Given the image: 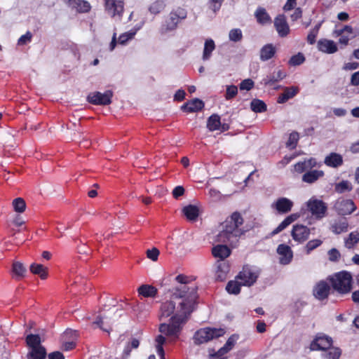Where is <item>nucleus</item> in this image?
<instances>
[{
	"mask_svg": "<svg viewBox=\"0 0 359 359\" xmlns=\"http://www.w3.org/2000/svg\"><path fill=\"white\" fill-rule=\"evenodd\" d=\"M198 298L197 287L181 285L172 290L171 299L163 302L160 309V319L174 314L169 324L161 323L159 332L173 339H178L183 325L194 311Z\"/></svg>",
	"mask_w": 359,
	"mask_h": 359,
	"instance_id": "1",
	"label": "nucleus"
},
{
	"mask_svg": "<svg viewBox=\"0 0 359 359\" xmlns=\"http://www.w3.org/2000/svg\"><path fill=\"white\" fill-rule=\"evenodd\" d=\"M243 223V218L241 215L238 212H234L221 225V230L216 235L215 241L235 247L240 237L245 232V230L240 228Z\"/></svg>",
	"mask_w": 359,
	"mask_h": 359,
	"instance_id": "2",
	"label": "nucleus"
},
{
	"mask_svg": "<svg viewBox=\"0 0 359 359\" xmlns=\"http://www.w3.org/2000/svg\"><path fill=\"white\" fill-rule=\"evenodd\" d=\"M187 15L188 12L184 8L178 6L172 8L161 25L159 33L161 35H166L175 32L182 22L187 18Z\"/></svg>",
	"mask_w": 359,
	"mask_h": 359,
	"instance_id": "3",
	"label": "nucleus"
},
{
	"mask_svg": "<svg viewBox=\"0 0 359 359\" xmlns=\"http://www.w3.org/2000/svg\"><path fill=\"white\" fill-rule=\"evenodd\" d=\"M332 287L339 294H348L352 290L353 278L350 272L342 271L330 276Z\"/></svg>",
	"mask_w": 359,
	"mask_h": 359,
	"instance_id": "4",
	"label": "nucleus"
},
{
	"mask_svg": "<svg viewBox=\"0 0 359 359\" xmlns=\"http://www.w3.org/2000/svg\"><path fill=\"white\" fill-rule=\"evenodd\" d=\"M225 331L222 328L205 327L196 331L194 335V341L196 344L206 343L214 338L222 337Z\"/></svg>",
	"mask_w": 359,
	"mask_h": 359,
	"instance_id": "5",
	"label": "nucleus"
},
{
	"mask_svg": "<svg viewBox=\"0 0 359 359\" xmlns=\"http://www.w3.org/2000/svg\"><path fill=\"white\" fill-rule=\"evenodd\" d=\"M122 316L118 309L116 311H109L107 314L99 316L94 322L100 329L103 331L109 332L111 330V325L115 320H117Z\"/></svg>",
	"mask_w": 359,
	"mask_h": 359,
	"instance_id": "6",
	"label": "nucleus"
},
{
	"mask_svg": "<svg viewBox=\"0 0 359 359\" xmlns=\"http://www.w3.org/2000/svg\"><path fill=\"white\" fill-rule=\"evenodd\" d=\"M113 92L110 90H106L104 93L95 91L90 93L86 100L94 105H108L111 103Z\"/></svg>",
	"mask_w": 359,
	"mask_h": 359,
	"instance_id": "7",
	"label": "nucleus"
},
{
	"mask_svg": "<svg viewBox=\"0 0 359 359\" xmlns=\"http://www.w3.org/2000/svg\"><path fill=\"white\" fill-rule=\"evenodd\" d=\"M259 276L258 272L252 267L245 266L243 270L236 276V279L238 280L243 286H251L257 281Z\"/></svg>",
	"mask_w": 359,
	"mask_h": 359,
	"instance_id": "8",
	"label": "nucleus"
},
{
	"mask_svg": "<svg viewBox=\"0 0 359 359\" xmlns=\"http://www.w3.org/2000/svg\"><path fill=\"white\" fill-rule=\"evenodd\" d=\"M332 337L326 335L324 333L320 332L315 335L313 339L311 341L309 348L312 351H324L329 348L332 346Z\"/></svg>",
	"mask_w": 359,
	"mask_h": 359,
	"instance_id": "9",
	"label": "nucleus"
},
{
	"mask_svg": "<svg viewBox=\"0 0 359 359\" xmlns=\"http://www.w3.org/2000/svg\"><path fill=\"white\" fill-rule=\"evenodd\" d=\"M309 210L316 219H321L327 211L326 204L321 200L311 199L307 203Z\"/></svg>",
	"mask_w": 359,
	"mask_h": 359,
	"instance_id": "10",
	"label": "nucleus"
},
{
	"mask_svg": "<svg viewBox=\"0 0 359 359\" xmlns=\"http://www.w3.org/2000/svg\"><path fill=\"white\" fill-rule=\"evenodd\" d=\"M105 9L111 17L121 19L124 8L123 0H104Z\"/></svg>",
	"mask_w": 359,
	"mask_h": 359,
	"instance_id": "11",
	"label": "nucleus"
},
{
	"mask_svg": "<svg viewBox=\"0 0 359 359\" xmlns=\"http://www.w3.org/2000/svg\"><path fill=\"white\" fill-rule=\"evenodd\" d=\"M334 208L341 215H350L356 209L355 205L351 199H339L335 202Z\"/></svg>",
	"mask_w": 359,
	"mask_h": 359,
	"instance_id": "12",
	"label": "nucleus"
},
{
	"mask_svg": "<svg viewBox=\"0 0 359 359\" xmlns=\"http://www.w3.org/2000/svg\"><path fill=\"white\" fill-rule=\"evenodd\" d=\"M310 235V229L302 224L294 225L291 231L292 238L299 243L306 241Z\"/></svg>",
	"mask_w": 359,
	"mask_h": 359,
	"instance_id": "13",
	"label": "nucleus"
},
{
	"mask_svg": "<svg viewBox=\"0 0 359 359\" xmlns=\"http://www.w3.org/2000/svg\"><path fill=\"white\" fill-rule=\"evenodd\" d=\"M274 27L281 37L286 36L290 32V27L284 15H278L274 20Z\"/></svg>",
	"mask_w": 359,
	"mask_h": 359,
	"instance_id": "14",
	"label": "nucleus"
},
{
	"mask_svg": "<svg viewBox=\"0 0 359 359\" xmlns=\"http://www.w3.org/2000/svg\"><path fill=\"white\" fill-rule=\"evenodd\" d=\"M277 252L280 256V263L288 264L292 259L293 252L290 247L285 244H280L278 246Z\"/></svg>",
	"mask_w": 359,
	"mask_h": 359,
	"instance_id": "15",
	"label": "nucleus"
},
{
	"mask_svg": "<svg viewBox=\"0 0 359 359\" xmlns=\"http://www.w3.org/2000/svg\"><path fill=\"white\" fill-rule=\"evenodd\" d=\"M330 291V285L325 281L319 282L313 289V295L319 300L327 298Z\"/></svg>",
	"mask_w": 359,
	"mask_h": 359,
	"instance_id": "16",
	"label": "nucleus"
},
{
	"mask_svg": "<svg viewBox=\"0 0 359 359\" xmlns=\"http://www.w3.org/2000/svg\"><path fill=\"white\" fill-rule=\"evenodd\" d=\"M318 48L320 51L332 54L337 51V46L334 41L326 39H320L318 41Z\"/></svg>",
	"mask_w": 359,
	"mask_h": 359,
	"instance_id": "17",
	"label": "nucleus"
},
{
	"mask_svg": "<svg viewBox=\"0 0 359 359\" xmlns=\"http://www.w3.org/2000/svg\"><path fill=\"white\" fill-rule=\"evenodd\" d=\"M283 93L280 94L277 99V102L279 104L285 103L290 99L293 98L299 92L298 87H285Z\"/></svg>",
	"mask_w": 359,
	"mask_h": 359,
	"instance_id": "18",
	"label": "nucleus"
},
{
	"mask_svg": "<svg viewBox=\"0 0 359 359\" xmlns=\"http://www.w3.org/2000/svg\"><path fill=\"white\" fill-rule=\"evenodd\" d=\"M229 271V265L226 261L218 260L217 262V271L215 273V279L223 281L226 279V275Z\"/></svg>",
	"mask_w": 359,
	"mask_h": 359,
	"instance_id": "19",
	"label": "nucleus"
},
{
	"mask_svg": "<svg viewBox=\"0 0 359 359\" xmlns=\"http://www.w3.org/2000/svg\"><path fill=\"white\" fill-rule=\"evenodd\" d=\"M324 163L330 168H338L343 164V157L339 154L332 152L325 158Z\"/></svg>",
	"mask_w": 359,
	"mask_h": 359,
	"instance_id": "20",
	"label": "nucleus"
},
{
	"mask_svg": "<svg viewBox=\"0 0 359 359\" xmlns=\"http://www.w3.org/2000/svg\"><path fill=\"white\" fill-rule=\"evenodd\" d=\"M203 107L204 102L198 98H195L187 103H184L181 107V109L182 110L188 112H196L201 110Z\"/></svg>",
	"mask_w": 359,
	"mask_h": 359,
	"instance_id": "21",
	"label": "nucleus"
},
{
	"mask_svg": "<svg viewBox=\"0 0 359 359\" xmlns=\"http://www.w3.org/2000/svg\"><path fill=\"white\" fill-rule=\"evenodd\" d=\"M212 253L215 257L224 261L231 255V250L226 245L219 244L212 248Z\"/></svg>",
	"mask_w": 359,
	"mask_h": 359,
	"instance_id": "22",
	"label": "nucleus"
},
{
	"mask_svg": "<svg viewBox=\"0 0 359 359\" xmlns=\"http://www.w3.org/2000/svg\"><path fill=\"white\" fill-rule=\"evenodd\" d=\"M293 202L285 197L278 198L276 203L275 208L280 213H287L292 210Z\"/></svg>",
	"mask_w": 359,
	"mask_h": 359,
	"instance_id": "23",
	"label": "nucleus"
},
{
	"mask_svg": "<svg viewBox=\"0 0 359 359\" xmlns=\"http://www.w3.org/2000/svg\"><path fill=\"white\" fill-rule=\"evenodd\" d=\"M317 165L316 159L310 158L303 161H299L294 165V169L297 172L302 173L308 170H311Z\"/></svg>",
	"mask_w": 359,
	"mask_h": 359,
	"instance_id": "24",
	"label": "nucleus"
},
{
	"mask_svg": "<svg viewBox=\"0 0 359 359\" xmlns=\"http://www.w3.org/2000/svg\"><path fill=\"white\" fill-rule=\"evenodd\" d=\"M286 75L287 74L284 71L278 69L266 76V77L264 79L263 81L265 85L271 86L276 82L283 80L286 77Z\"/></svg>",
	"mask_w": 359,
	"mask_h": 359,
	"instance_id": "25",
	"label": "nucleus"
},
{
	"mask_svg": "<svg viewBox=\"0 0 359 359\" xmlns=\"http://www.w3.org/2000/svg\"><path fill=\"white\" fill-rule=\"evenodd\" d=\"M323 176L324 172L323 170H312L306 172L303 175L302 180L304 182L312 184Z\"/></svg>",
	"mask_w": 359,
	"mask_h": 359,
	"instance_id": "26",
	"label": "nucleus"
},
{
	"mask_svg": "<svg viewBox=\"0 0 359 359\" xmlns=\"http://www.w3.org/2000/svg\"><path fill=\"white\" fill-rule=\"evenodd\" d=\"M348 224L346 218H339L331 225V230L335 234H340L348 231Z\"/></svg>",
	"mask_w": 359,
	"mask_h": 359,
	"instance_id": "27",
	"label": "nucleus"
},
{
	"mask_svg": "<svg viewBox=\"0 0 359 359\" xmlns=\"http://www.w3.org/2000/svg\"><path fill=\"white\" fill-rule=\"evenodd\" d=\"M341 355V350L338 347L332 346L321 352L320 359H339Z\"/></svg>",
	"mask_w": 359,
	"mask_h": 359,
	"instance_id": "28",
	"label": "nucleus"
},
{
	"mask_svg": "<svg viewBox=\"0 0 359 359\" xmlns=\"http://www.w3.org/2000/svg\"><path fill=\"white\" fill-rule=\"evenodd\" d=\"M255 17L260 25H264L271 22V18L264 8L258 7L255 12Z\"/></svg>",
	"mask_w": 359,
	"mask_h": 359,
	"instance_id": "29",
	"label": "nucleus"
},
{
	"mask_svg": "<svg viewBox=\"0 0 359 359\" xmlns=\"http://www.w3.org/2000/svg\"><path fill=\"white\" fill-rule=\"evenodd\" d=\"M141 27L142 25L135 26L128 32L121 34L118 37V43L123 46L126 45L130 40L134 38L137 31L140 30Z\"/></svg>",
	"mask_w": 359,
	"mask_h": 359,
	"instance_id": "30",
	"label": "nucleus"
},
{
	"mask_svg": "<svg viewBox=\"0 0 359 359\" xmlns=\"http://www.w3.org/2000/svg\"><path fill=\"white\" fill-rule=\"evenodd\" d=\"M297 214H292L287 216L285 219L271 233V236L276 235L284 230L287 226H288L291 223L294 222L298 218Z\"/></svg>",
	"mask_w": 359,
	"mask_h": 359,
	"instance_id": "31",
	"label": "nucleus"
},
{
	"mask_svg": "<svg viewBox=\"0 0 359 359\" xmlns=\"http://www.w3.org/2000/svg\"><path fill=\"white\" fill-rule=\"evenodd\" d=\"M276 53V48L271 43L264 46L260 50V60L267 61L272 58Z\"/></svg>",
	"mask_w": 359,
	"mask_h": 359,
	"instance_id": "32",
	"label": "nucleus"
},
{
	"mask_svg": "<svg viewBox=\"0 0 359 359\" xmlns=\"http://www.w3.org/2000/svg\"><path fill=\"white\" fill-rule=\"evenodd\" d=\"M46 350L44 346H39L36 348L30 349L27 353V359H46Z\"/></svg>",
	"mask_w": 359,
	"mask_h": 359,
	"instance_id": "33",
	"label": "nucleus"
},
{
	"mask_svg": "<svg viewBox=\"0 0 359 359\" xmlns=\"http://www.w3.org/2000/svg\"><path fill=\"white\" fill-rule=\"evenodd\" d=\"M139 294L144 297H155L158 290L151 285H142L137 290Z\"/></svg>",
	"mask_w": 359,
	"mask_h": 359,
	"instance_id": "34",
	"label": "nucleus"
},
{
	"mask_svg": "<svg viewBox=\"0 0 359 359\" xmlns=\"http://www.w3.org/2000/svg\"><path fill=\"white\" fill-rule=\"evenodd\" d=\"M215 49V41L212 39H206L204 43L202 60H208L212 55V51Z\"/></svg>",
	"mask_w": 359,
	"mask_h": 359,
	"instance_id": "35",
	"label": "nucleus"
},
{
	"mask_svg": "<svg viewBox=\"0 0 359 359\" xmlns=\"http://www.w3.org/2000/svg\"><path fill=\"white\" fill-rule=\"evenodd\" d=\"M27 346L30 348H36L41 345L42 340L39 334H27L25 339Z\"/></svg>",
	"mask_w": 359,
	"mask_h": 359,
	"instance_id": "36",
	"label": "nucleus"
},
{
	"mask_svg": "<svg viewBox=\"0 0 359 359\" xmlns=\"http://www.w3.org/2000/svg\"><path fill=\"white\" fill-rule=\"evenodd\" d=\"M69 4L80 13L88 12L90 8L89 3L83 0H69Z\"/></svg>",
	"mask_w": 359,
	"mask_h": 359,
	"instance_id": "37",
	"label": "nucleus"
},
{
	"mask_svg": "<svg viewBox=\"0 0 359 359\" xmlns=\"http://www.w3.org/2000/svg\"><path fill=\"white\" fill-rule=\"evenodd\" d=\"M166 7L164 0H156L148 8V11L151 14L158 15L161 13Z\"/></svg>",
	"mask_w": 359,
	"mask_h": 359,
	"instance_id": "38",
	"label": "nucleus"
},
{
	"mask_svg": "<svg viewBox=\"0 0 359 359\" xmlns=\"http://www.w3.org/2000/svg\"><path fill=\"white\" fill-rule=\"evenodd\" d=\"M359 243V232L353 231L344 239V245L347 249H353Z\"/></svg>",
	"mask_w": 359,
	"mask_h": 359,
	"instance_id": "39",
	"label": "nucleus"
},
{
	"mask_svg": "<svg viewBox=\"0 0 359 359\" xmlns=\"http://www.w3.org/2000/svg\"><path fill=\"white\" fill-rule=\"evenodd\" d=\"M220 126V116L218 114H212L208 118L207 128L209 129V130L215 131L219 130Z\"/></svg>",
	"mask_w": 359,
	"mask_h": 359,
	"instance_id": "40",
	"label": "nucleus"
},
{
	"mask_svg": "<svg viewBox=\"0 0 359 359\" xmlns=\"http://www.w3.org/2000/svg\"><path fill=\"white\" fill-rule=\"evenodd\" d=\"M183 212L189 220L195 221L198 217V209L196 206L189 205L183 208Z\"/></svg>",
	"mask_w": 359,
	"mask_h": 359,
	"instance_id": "41",
	"label": "nucleus"
},
{
	"mask_svg": "<svg viewBox=\"0 0 359 359\" xmlns=\"http://www.w3.org/2000/svg\"><path fill=\"white\" fill-rule=\"evenodd\" d=\"M29 269L32 273L39 275L41 279L47 278V268L42 264L33 263L30 265Z\"/></svg>",
	"mask_w": 359,
	"mask_h": 359,
	"instance_id": "42",
	"label": "nucleus"
},
{
	"mask_svg": "<svg viewBox=\"0 0 359 359\" xmlns=\"http://www.w3.org/2000/svg\"><path fill=\"white\" fill-rule=\"evenodd\" d=\"M243 286L241 283L236 279L235 280H230L226 286V290L229 294H238L241 292V287Z\"/></svg>",
	"mask_w": 359,
	"mask_h": 359,
	"instance_id": "43",
	"label": "nucleus"
},
{
	"mask_svg": "<svg viewBox=\"0 0 359 359\" xmlns=\"http://www.w3.org/2000/svg\"><path fill=\"white\" fill-rule=\"evenodd\" d=\"M250 108L256 113H262L266 110V104L261 100L254 99L251 101Z\"/></svg>",
	"mask_w": 359,
	"mask_h": 359,
	"instance_id": "44",
	"label": "nucleus"
},
{
	"mask_svg": "<svg viewBox=\"0 0 359 359\" xmlns=\"http://www.w3.org/2000/svg\"><path fill=\"white\" fill-rule=\"evenodd\" d=\"M334 190L339 194H343L346 191L352 190V185L348 180H342L341 182L337 183L334 186Z\"/></svg>",
	"mask_w": 359,
	"mask_h": 359,
	"instance_id": "45",
	"label": "nucleus"
},
{
	"mask_svg": "<svg viewBox=\"0 0 359 359\" xmlns=\"http://www.w3.org/2000/svg\"><path fill=\"white\" fill-rule=\"evenodd\" d=\"M156 348L158 355L161 359H165V352L163 348V344L165 342V338L162 334L158 335L156 338Z\"/></svg>",
	"mask_w": 359,
	"mask_h": 359,
	"instance_id": "46",
	"label": "nucleus"
},
{
	"mask_svg": "<svg viewBox=\"0 0 359 359\" xmlns=\"http://www.w3.org/2000/svg\"><path fill=\"white\" fill-rule=\"evenodd\" d=\"M13 272L17 278H22L25 276L26 269L22 263L16 262L13 264Z\"/></svg>",
	"mask_w": 359,
	"mask_h": 359,
	"instance_id": "47",
	"label": "nucleus"
},
{
	"mask_svg": "<svg viewBox=\"0 0 359 359\" xmlns=\"http://www.w3.org/2000/svg\"><path fill=\"white\" fill-rule=\"evenodd\" d=\"M323 241L320 239L309 241L304 247L306 253L309 255L313 250L321 245Z\"/></svg>",
	"mask_w": 359,
	"mask_h": 359,
	"instance_id": "48",
	"label": "nucleus"
},
{
	"mask_svg": "<svg viewBox=\"0 0 359 359\" xmlns=\"http://www.w3.org/2000/svg\"><path fill=\"white\" fill-rule=\"evenodd\" d=\"M13 206L15 212L22 213L25 210L26 203L22 198H17L13 200Z\"/></svg>",
	"mask_w": 359,
	"mask_h": 359,
	"instance_id": "49",
	"label": "nucleus"
},
{
	"mask_svg": "<svg viewBox=\"0 0 359 359\" xmlns=\"http://www.w3.org/2000/svg\"><path fill=\"white\" fill-rule=\"evenodd\" d=\"M229 40L233 42H238L241 41L243 38L242 31L238 29H232L229 33Z\"/></svg>",
	"mask_w": 359,
	"mask_h": 359,
	"instance_id": "50",
	"label": "nucleus"
},
{
	"mask_svg": "<svg viewBox=\"0 0 359 359\" xmlns=\"http://www.w3.org/2000/svg\"><path fill=\"white\" fill-rule=\"evenodd\" d=\"M304 61V55L302 53H298L297 54L291 57L289 60V65L291 66H298L302 65Z\"/></svg>",
	"mask_w": 359,
	"mask_h": 359,
	"instance_id": "51",
	"label": "nucleus"
},
{
	"mask_svg": "<svg viewBox=\"0 0 359 359\" xmlns=\"http://www.w3.org/2000/svg\"><path fill=\"white\" fill-rule=\"evenodd\" d=\"M299 135L297 132H292L290 134L289 139L286 143V146L291 149H294L299 140Z\"/></svg>",
	"mask_w": 359,
	"mask_h": 359,
	"instance_id": "52",
	"label": "nucleus"
},
{
	"mask_svg": "<svg viewBox=\"0 0 359 359\" xmlns=\"http://www.w3.org/2000/svg\"><path fill=\"white\" fill-rule=\"evenodd\" d=\"M140 345V341L137 339H133L132 341L127 344L125 347L123 353L128 356L133 348H137Z\"/></svg>",
	"mask_w": 359,
	"mask_h": 359,
	"instance_id": "53",
	"label": "nucleus"
},
{
	"mask_svg": "<svg viewBox=\"0 0 359 359\" xmlns=\"http://www.w3.org/2000/svg\"><path fill=\"white\" fill-rule=\"evenodd\" d=\"M238 93V88L236 86L231 85L226 86L225 98L227 100L233 98Z\"/></svg>",
	"mask_w": 359,
	"mask_h": 359,
	"instance_id": "54",
	"label": "nucleus"
},
{
	"mask_svg": "<svg viewBox=\"0 0 359 359\" xmlns=\"http://www.w3.org/2000/svg\"><path fill=\"white\" fill-rule=\"evenodd\" d=\"M32 39V34L29 31H27L26 32V34L22 35L19 38V39L18 41V44L19 46L26 45V44L29 43V42H31Z\"/></svg>",
	"mask_w": 359,
	"mask_h": 359,
	"instance_id": "55",
	"label": "nucleus"
},
{
	"mask_svg": "<svg viewBox=\"0 0 359 359\" xmlns=\"http://www.w3.org/2000/svg\"><path fill=\"white\" fill-rule=\"evenodd\" d=\"M223 1L224 0H209L208 8L216 13L220 9Z\"/></svg>",
	"mask_w": 359,
	"mask_h": 359,
	"instance_id": "56",
	"label": "nucleus"
},
{
	"mask_svg": "<svg viewBox=\"0 0 359 359\" xmlns=\"http://www.w3.org/2000/svg\"><path fill=\"white\" fill-rule=\"evenodd\" d=\"M239 336L238 334H232L226 341L225 344L224 345L228 350L230 351L234 345L236 344L237 340L238 339Z\"/></svg>",
	"mask_w": 359,
	"mask_h": 359,
	"instance_id": "57",
	"label": "nucleus"
},
{
	"mask_svg": "<svg viewBox=\"0 0 359 359\" xmlns=\"http://www.w3.org/2000/svg\"><path fill=\"white\" fill-rule=\"evenodd\" d=\"M254 86V81L250 79H247L241 81L240 83L241 90H250Z\"/></svg>",
	"mask_w": 359,
	"mask_h": 359,
	"instance_id": "58",
	"label": "nucleus"
},
{
	"mask_svg": "<svg viewBox=\"0 0 359 359\" xmlns=\"http://www.w3.org/2000/svg\"><path fill=\"white\" fill-rule=\"evenodd\" d=\"M329 259L331 262H337L339 260L341 255L339 250L336 248H332L328 251Z\"/></svg>",
	"mask_w": 359,
	"mask_h": 359,
	"instance_id": "59",
	"label": "nucleus"
},
{
	"mask_svg": "<svg viewBox=\"0 0 359 359\" xmlns=\"http://www.w3.org/2000/svg\"><path fill=\"white\" fill-rule=\"evenodd\" d=\"M159 253V250L156 248H153L152 249H149L147 250V257L152 261H156L158 259Z\"/></svg>",
	"mask_w": 359,
	"mask_h": 359,
	"instance_id": "60",
	"label": "nucleus"
},
{
	"mask_svg": "<svg viewBox=\"0 0 359 359\" xmlns=\"http://www.w3.org/2000/svg\"><path fill=\"white\" fill-rule=\"evenodd\" d=\"M343 30H344V32H346L348 34H352V38H354V37H355V36L359 35V29H358V28L353 29L350 25H345V26H344Z\"/></svg>",
	"mask_w": 359,
	"mask_h": 359,
	"instance_id": "61",
	"label": "nucleus"
},
{
	"mask_svg": "<svg viewBox=\"0 0 359 359\" xmlns=\"http://www.w3.org/2000/svg\"><path fill=\"white\" fill-rule=\"evenodd\" d=\"M318 34V32H316L313 29H311L307 36V42L311 45L314 44Z\"/></svg>",
	"mask_w": 359,
	"mask_h": 359,
	"instance_id": "62",
	"label": "nucleus"
},
{
	"mask_svg": "<svg viewBox=\"0 0 359 359\" xmlns=\"http://www.w3.org/2000/svg\"><path fill=\"white\" fill-rule=\"evenodd\" d=\"M184 193V189L182 186L176 187L172 191V195L175 198H178L180 196H182Z\"/></svg>",
	"mask_w": 359,
	"mask_h": 359,
	"instance_id": "63",
	"label": "nucleus"
},
{
	"mask_svg": "<svg viewBox=\"0 0 359 359\" xmlns=\"http://www.w3.org/2000/svg\"><path fill=\"white\" fill-rule=\"evenodd\" d=\"M48 359H65V356L60 351H54L48 354Z\"/></svg>",
	"mask_w": 359,
	"mask_h": 359,
	"instance_id": "64",
	"label": "nucleus"
}]
</instances>
